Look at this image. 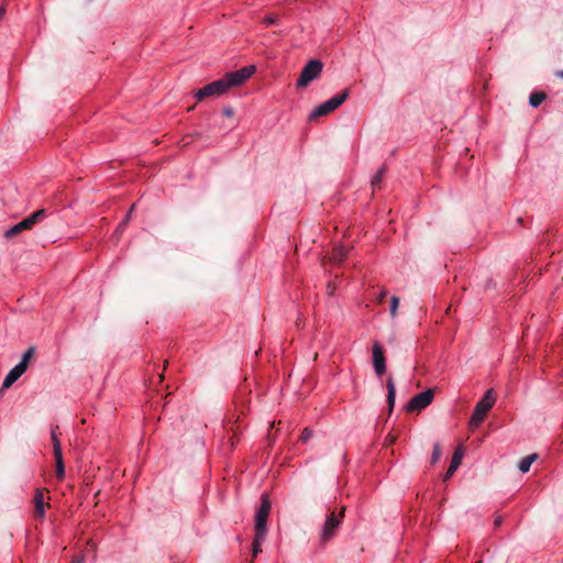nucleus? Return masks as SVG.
<instances>
[{"label": "nucleus", "instance_id": "nucleus-29", "mask_svg": "<svg viewBox=\"0 0 563 563\" xmlns=\"http://www.w3.org/2000/svg\"><path fill=\"white\" fill-rule=\"evenodd\" d=\"M387 295V291L386 290H382L378 295H377V301L378 302H382L384 300V298L386 297Z\"/></svg>", "mask_w": 563, "mask_h": 563}, {"label": "nucleus", "instance_id": "nucleus-20", "mask_svg": "<svg viewBox=\"0 0 563 563\" xmlns=\"http://www.w3.org/2000/svg\"><path fill=\"white\" fill-rule=\"evenodd\" d=\"M265 539H260L257 532H255V538L253 541V555L256 556L261 551L262 543Z\"/></svg>", "mask_w": 563, "mask_h": 563}, {"label": "nucleus", "instance_id": "nucleus-25", "mask_svg": "<svg viewBox=\"0 0 563 563\" xmlns=\"http://www.w3.org/2000/svg\"><path fill=\"white\" fill-rule=\"evenodd\" d=\"M311 437H312V430H310V429H305V430L302 431V434H301V437H300V440H301V442L307 443Z\"/></svg>", "mask_w": 563, "mask_h": 563}, {"label": "nucleus", "instance_id": "nucleus-5", "mask_svg": "<svg viewBox=\"0 0 563 563\" xmlns=\"http://www.w3.org/2000/svg\"><path fill=\"white\" fill-rule=\"evenodd\" d=\"M344 508L340 514H335L334 511L330 512L325 521L323 523L321 533H320V540L322 543H327L330 541L336 533L343 518Z\"/></svg>", "mask_w": 563, "mask_h": 563}, {"label": "nucleus", "instance_id": "nucleus-12", "mask_svg": "<svg viewBox=\"0 0 563 563\" xmlns=\"http://www.w3.org/2000/svg\"><path fill=\"white\" fill-rule=\"evenodd\" d=\"M463 453L461 450H456L452 456L450 466L444 475V481L449 479L462 463Z\"/></svg>", "mask_w": 563, "mask_h": 563}, {"label": "nucleus", "instance_id": "nucleus-30", "mask_svg": "<svg viewBox=\"0 0 563 563\" xmlns=\"http://www.w3.org/2000/svg\"><path fill=\"white\" fill-rule=\"evenodd\" d=\"M85 558L82 555L76 556L73 559V563H84Z\"/></svg>", "mask_w": 563, "mask_h": 563}, {"label": "nucleus", "instance_id": "nucleus-1", "mask_svg": "<svg viewBox=\"0 0 563 563\" xmlns=\"http://www.w3.org/2000/svg\"><path fill=\"white\" fill-rule=\"evenodd\" d=\"M495 404V395L493 389L486 390L483 398L476 404L474 412L470 419V427L477 428L485 419L487 412Z\"/></svg>", "mask_w": 563, "mask_h": 563}, {"label": "nucleus", "instance_id": "nucleus-22", "mask_svg": "<svg viewBox=\"0 0 563 563\" xmlns=\"http://www.w3.org/2000/svg\"><path fill=\"white\" fill-rule=\"evenodd\" d=\"M399 305V298L396 296H393L390 298V317L395 318L397 316V309Z\"/></svg>", "mask_w": 563, "mask_h": 563}, {"label": "nucleus", "instance_id": "nucleus-27", "mask_svg": "<svg viewBox=\"0 0 563 563\" xmlns=\"http://www.w3.org/2000/svg\"><path fill=\"white\" fill-rule=\"evenodd\" d=\"M277 18L275 15H267L264 18V23L267 25L276 24Z\"/></svg>", "mask_w": 563, "mask_h": 563}, {"label": "nucleus", "instance_id": "nucleus-6", "mask_svg": "<svg viewBox=\"0 0 563 563\" xmlns=\"http://www.w3.org/2000/svg\"><path fill=\"white\" fill-rule=\"evenodd\" d=\"M322 63L318 59H312L302 68L300 76L297 80L298 88L307 87L311 81L317 79L322 71Z\"/></svg>", "mask_w": 563, "mask_h": 563}, {"label": "nucleus", "instance_id": "nucleus-33", "mask_svg": "<svg viewBox=\"0 0 563 563\" xmlns=\"http://www.w3.org/2000/svg\"><path fill=\"white\" fill-rule=\"evenodd\" d=\"M555 75H556V77H559V78H562V79H563V70H559V71H556V74H555Z\"/></svg>", "mask_w": 563, "mask_h": 563}, {"label": "nucleus", "instance_id": "nucleus-11", "mask_svg": "<svg viewBox=\"0 0 563 563\" xmlns=\"http://www.w3.org/2000/svg\"><path fill=\"white\" fill-rule=\"evenodd\" d=\"M26 371L24 362H19L4 377L2 389L11 387Z\"/></svg>", "mask_w": 563, "mask_h": 563}, {"label": "nucleus", "instance_id": "nucleus-13", "mask_svg": "<svg viewBox=\"0 0 563 563\" xmlns=\"http://www.w3.org/2000/svg\"><path fill=\"white\" fill-rule=\"evenodd\" d=\"M35 503V516L38 518H43L45 515V503L44 496L41 489H37L34 496Z\"/></svg>", "mask_w": 563, "mask_h": 563}, {"label": "nucleus", "instance_id": "nucleus-21", "mask_svg": "<svg viewBox=\"0 0 563 563\" xmlns=\"http://www.w3.org/2000/svg\"><path fill=\"white\" fill-rule=\"evenodd\" d=\"M385 174V167H382L377 170V173L373 176L372 178V186L373 187H376L379 185V183L382 181V178Z\"/></svg>", "mask_w": 563, "mask_h": 563}, {"label": "nucleus", "instance_id": "nucleus-34", "mask_svg": "<svg viewBox=\"0 0 563 563\" xmlns=\"http://www.w3.org/2000/svg\"><path fill=\"white\" fill-rule=\"evenodd\" d=\"M500 522H501V519H500V518H497V519L495 520V526H499V525H500Z\"/></svg>", "mask_w": 563, "mask_h": 563}, {"label": "nucleus", "instance_id": "nucleus-10", "mask_svg": "<svg viewBox=\"0 0 563 563\" xmlns=\"http://www.w3.org/2000/svg\"><path fill=\"white\" fill-rule=\"evenodd\" d=\"M372 361L375 374L380 377L386 372V361L383 347L377 342H375L372 347Z\"/></svg>", "mask_w": 563, "mask_h": 563}, {"label": "nucleus", "instance_id": "nucleus-16", "mask_svg": "<svg viewBox=\"0 0 563 563\" xmlns=\"http://www.w3.org/2000/svg\"><path fill=\"white\" fill-rule=\"evenodd\" d=\"M346 255H347L346 247L343 245H338L334 247V250L332 252L331 261L334 263H341L346 257Z\"/></svg>", "mask_w": 563, "mask_h": 563}, {"label": "nucleus", "instance_id": "nucleus-26", "mask_svg": "<svg viewBox=\"0 0 563 563\" xmlns=\"http://www.w3.org/2000/svg\"><path fill=\"white\" fill-rule=\"evenodd\" d=\"M33 353V349H29L22 356V360L20 362H24V365L27 367V362Z\"/></svg>", "mask_w": 563, "mask_h": 563}, {"label": "nucleus", "instance_id": "nucleus-19", "mask_svg": "<svg viewBox=\"0 0 563 563\" xmlns=\"http://www.w3.org/2000/svg\"><path fill=\"white\" fill-rule=\"evenodd\" d=\"M212 84L214 86L213 88L217 89V91L220 96L225 93L230 89L225 77L214 80V81H212Z\"/></svg>", "mask_w": 563, "mask_h": 563}, {"label": "nucleus", "instance_id": "nucleus-31", "mask_svg": "<svg viewBox=\"0 0 563 563\" xmlns=\"http://www.w3.org/2000/svg\"><path fill=\"white\" fill-rule=\"evenodd\" d=\"M5 14V7L1 5L0 7V20L4 16Z\"/></svg>", "mask_w": 563, "mask_h": 563}, {"label": "nucleus", "instance_id": "nucleus-8", "mask_svg": "<svg viewBox=\"0 0 563 563\" xmlns=\"http://www.w3.org/2000/svg\"><path fill=\"white\" fill-rule=\"evenodd\" d=\"M256 68L254 65H250L238 70L228 73L224 77L228 85L231 88L243 85L254 73Z\"/></svg>", "mask_w": 563, "mask_h": 563}, {"label": "nucleus", "instance_id": "nucleus-14", "mask_svg": "<svg viewBox=\"0 0 563 563\" xmlns=\"http://www.w3.org/2000/svg\"><path fill=\"white\" fill-rule=\"evenodd\" d=\"M213 84H208L206 85L205 87H202L201 89L197 90L195 92V97L198 99V100H201L206 97H213V96H220L217 91L216 88H213Z\"/></svg>", "mask_w": 563, "mask_h": 563}, {"label": "nucleus", "instance_id": "nucleus-17", "mask_svg": "<svg viewBox=\"0 0 563 563\" xmlns=\"http://www.w3.org/2000/svg\"><path fill=\"white\" fill-rule=\"evenodd\" d=\"M537 454H530L520 460L518 468L521 473H527L531 464L536 461Z\"/></svg>", "mask_w": 563, "mask_h": 563}, {"label": "nucleus", "instance_id": "nucleus-7", "mask_svg": "<svg viewBox=\"0 0 563 563\" xmlns=\"http://www.w3.org/2000/svg\"><path fill=\"white\" fill-rule=\"evenodd\" d=\"M434 394L431 388L417 394L406 405L407 411H421L427 408L433 400Z\"/></svg>", "mask_w": 563, "mask_h": 563}, {"label": "nucleus", "instance_id": "nucleus-18", "mask_svg": "<svg viewBox=\"0 0 563 563\" xmlns=\"http://www.w3.org/2000/svg\"><path fill=\"white\" fill-rule=\"evenodd\" d=\"M545 99L544 92H532L529 97V104L532 108L539 107Z\"/></svg>", "mask_w": 563, "mask_h": 563}, {"label": "nucleus", "instance_id": "nucleus-9", "mask_svg": "<svg viewBox=\"0 0 563 563\" xmlns=\"http://www.w3.org/2000/svg\"><path fill=\"white\" fill-rule=\"evenodd\" d=\"M57 427L52 430V441H53V449H54V456L56 462V476L58 479H63L65 476V465L63 460V451L62 445L57 435Z\"/></svg>", "mask_w": 563, "mask_h": 563}, {"label": "nucleus", "instance_id": "nucleus-15", "mask_svg": "<svg viewBox=\"0 0 563 563\" xmlns=\"http://www.w3.org/2000/svg\"><path fill=\"white\" fill-rule=\"evenodd\" d=\"M386 387H387V401H388V406L391 410L393 407L395 406V400H396V388H395L393 378H388V380L386 383Z\"/></svg>", "mask_w": 563, "mask_h": 563}, {"label": "nucleus", "instance_id": "nucleus-4", "mask_svg": "<svg viewBox=\"0 0 563 563\" xmlns=\"http://www.w3.org/2000/svg\"><path fill=\"white\" fill-rule=\"evenodd\" d=\"M349 97V90H344L332 98L328 99L327 101L319 104L317 108L313 109V111L310 113V118H318L322 115H327L330 112L338 109Z\"/></svg>", "mask_w": 563, "mask_h": 563}, {"label": "nucleus", "instance_id": "nucleus-2", "mask_svg": "<svg viewBox=\"0 0 563 563\" xmlns=\"http://www.w3.org/2000/svg\"><path fill=\"white\" fill-rule=\"evenodd\" d=\"M45 217H46V211L44 209H40V210L33 212L32 214H30L29 217H26L25 219H23L21 222L16 223L13 227H11L10 229H8L3 233V236L5 239H12L15 235H18L19 233H21L22 231L30 230L35 223L42 221Z\"/></svg>", "mask_w": 563, "mask_h": 563}, {"label": "nucleus", "instance_id": "nucleus-28", "mask_svg": "<svg viewBox=\"0 0 563 563\" xmlns=\"http://www.w3.org/2000/svg\"><path fill=\"white\" fill-rule=\"evenodd\" d=\"M233 113H234V112H233V109H232V108H230V107H227V108H224V109H223V114H224L225 117H228V118L232 117V115H233Z\"/></svg>", "mask_w": 563, "mask_h": 563}, {"label": "nucleus", "instance_id": "nucleus-24", "mask_svg": "<svg viewBox=\"0 0 563 563\" xmlns=\"http://www.w3.org/2000/svg\"><path fill=\"white\" fill-rule=\"evenodd\" d=\"M133 209H134V207L132 206L131 209L129 210L128 214L125 216V218L119 224L118 230H123L125 228V225L128 224V222L130 220Z\"/></svg>", "mask_w": 563, "mask_h": 563}, {"label": "nucleus", "instance_id": "nucleus-23", "mask_svg": "<svg viewBox=\"0 0 563 563\" xmlns=\"http://www.w3.org/2000/svg\"><path fill=\"white\" fill-rule=\"evenodd\" d=\"M441 456V449L439 444H435L433 446L432 455H431V463L435 464Z\"/></svg>", "mask_w": 563, "mask_h": 563}, {"label": "nucleus", "instance_id": "nucleus-3", "mask_svg": "<svg viewBox=\"0 0 563 563\" xmlns=\"http://www.w3.org/2000/svg\"><path fill=\"white\" fill-rule=\"evenodd\" d=\"M271 512V501L267 495H262L261 506L256 510L255 515V532H257L260 539H265L267 534L266 520Z\"/></svg>", "mask_w": 563, "mask_h": 563}, {"label": "nucleus", "instance_id": "nucleus-32", "mask_svg": "<svg viewBox=\"0 0 563 563\" xmlns=\"http://www.w3.org/2000/svg\"><path fill=\"white\" fill-rule=\"evenodd\" d=\"M386 441H388V443H394L395 442V438L393 435H388Z\"/></svg>", "mask_w": 563, "mask_h": 563}]
</instances>
